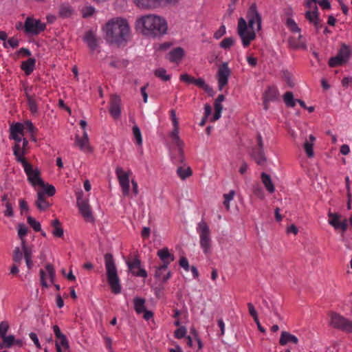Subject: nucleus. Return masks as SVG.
Instances as JSON below:
<instances>
[{
    "label": "nucleus",
    "mask_w": 352,
    "mask_h": 352,
    "mask_svg": "<svg viewBox=\"0 0 352 352\" xmlns=\"http://www.w3.org/2000/svg\"><path fill=\"white\" fill-rule=\"evenodd\" d=\"M246 21L241 17L239 19L237 33L242 41L243 45L248 47L256 38V32L261 29V16L257 10L256 4L253 3L249 8Z\"/></svg>",
    "instance_id": "obj_1"
},
{
    "label": "nucleus",
    "mask_w": 352,
    "mask_h": 352,
    "mask_svg": "<svg viewBox=\"0 0 352 352\" xmlns=\"http://www.w3.org/2000/svg\"><path fill=\"white\" fill-rule=\"evenodd\" d=\"M135 26L138 32L150 38H160L166 34L168 30L165 19L152 14L138 18Z\"/></svg>",
    "instance_id": "obj_2"
},
{
    "label": "nucleus",
    "mask_w": 352,
    "mask_h": 352,
    "mask_svg": "<svg viewBox=\"0 0 352 352\" xmlns=\"http://www.w3.org/2000/svg\"><path fill=\"white\" fill-rule=\"evenodd\" d=\"M106 40L118 47L124 46L129 40L130 28L126 19L117 18L109 21L104 28Z\"/></svg>",
    "instance_id": "obj_3"
},
{
    "label": "nucleus",
    "mask_w": 352,
    "mask_h": 352,
    "mask_svg": "<svg viewBox=\"0 0 352 352\" xmlns=\"http://www.w3.org/2000/svg\"><path fill=\"white\" fill-rule=\"evenodd\" d=\"M14 156L18 162L21 163L23 166L24 171L28 176V182L34 186L45 187V183L40 177V170L38 168H33V166L24 157L19 155L18 149L19 146L14 148Z\"/></svg>",
    "instance_id": "obj_4"
},
{
    "label": "nucleus",
    "mask_w": 352,
    "mask_h": 352,
    "mask_svg": "<svg viewBox=\"0 0 352 352\" xmlns=\"http://www.w3.org/2000/svg\"><path fill=\"white\" fill-rule=\"evenodd\" d=\"M107 278L112 292L118 294L121 292L120 279L118 276L117 268L111 253L104 254Z\"/></svg>",
    "instance_id": "obj_5"
},
{
    "label": "nucleus",
    "mask_w": 352,
    "mask_h": 352,
    "mask_svg": "<svg viewBox=\"0 0 352 352\" xmlns=\"http://www.w3.org/2000/svg\"><path fill=\"white\" fill-rule=\"evenodd\" d=\"M197 230L199 234V243L201 248L203 249V251L206 254H209L212 246L210 230L209 226L204 221L202 220L198 223Z\"/></svg>",
    "instance_id": "obj_6"
},
{
    "label": "nucleus",
    "mask_w": 352,
    "mask_h": 352,
    "mask_svg": "<svg viewBox=\"0 0 352 352\" xmlns=\"http://www.w3.org/2000/svg\"><path fill=\"white\" fill-rule=\"evenodd\" d=\"M330 318V324L334 328L352 333V321L336 312H331Z\"/></svg>",
    "instance_id": "obj_7"
},
{
    "label": "nucleus",
    "mask_w": 352,
    "mask_h": 352,
    "mask_svg": "<svg viewBox=\"0 0 352 352\" xmlns=\"http://www.w3.org/2000/svg\"><path fill=\"white\" fill-rule=\"evenodd\" d=\"M351 55L349 47L344 43L342 44L341 48L336 56L331 57L329 60V65L331 67L342 65L348 62Z\"/></svg>",
    "instance_id": "obj_8"
},
{
    "label": "nucleus",
    "mask_w": 352,
    "mask_h": 352,
    "mask_svg": "<svg viewBox=\"0 0 352 352\" xmlns=\"http://www.w3.org/2000/svg\"><path fill=\"white\" fill-rule=\"evenodd\" d=\"M23 28L25 33L37 35L44 31L45 24L41 23L40 20L27 17L24 23Z\"/></svg>",
    "instance_id": "obj_9"
},
{
    "label": "nucleus",
    "mask_w": 352,
    "mask_h": 352,
    "mask_svg": "<svg viewBox=\"0 0 352 352\" xmlns=\"http://www.w3.org/2000/svg\"><path fill=\"white\" fill-rule=\"evenodd\" d=\"M116 173L123 195L129 197L130 195L129 176L131 173V171L124 172L120 166H118L116 168Z\"/></svg>",
    "instance_id": "obj_10"
},
{
    "label": "nucleus",
    "mask_w": 352,
    "mask_h": 352,
    "mask_svg": "<svg viewBox=\"0 0 352 352\" xmlns=\"http://www.w3.org/2000/svg\"><path fill=\"white\" fill-rule=\"evenodd\" d=\"M82 191L77 193V204L80 212L87 221L94 222V218L92 215L88 201L82 199Z\"/></svg>",
    "instance_id": "obj_11"
},
{
    "label": "nucleus",
    "mask_w": 352,
    "mask_h": 352,
    "mask_svg": "<svg viewBox=\"0 0 352 352\" xmlns=\"http://www.w3.org/2000/svg\"><path fill=\"white\" fill-rule=\"evenodd\" d=\"M231 74V71L228 67V64L226 62L221 64L218 68L217 76L218 80L219 89L221 91L228 85V78Z\"/></svg>",
    "instance_id": "obj_12"
},
{
    "label": "nucleus",
    "mask_w": 352,
    "mask_h": 352,
    "mask_svg": "<svg viewBox=\"0 0 352 352\" xmlns=\"http://www.w3.org/2000/svg\"><path fill=\"white\" fill-rule=\"evenodd\" d=\"M141 263L142 262L138 257H135L132 261H126L129 271L133 275L135 276L146 278L147 277L148 274L146 271L142 268Z\"/></svg>",
    "instance_id": "obj_13"
},
{
    "label": "nucleus",
    "mask_w": 352,
    "mask_h": 352,
    "mask_svg": "<svg viewBox=\"0 0 352 352\" xmlns=\"http://www.w3.org/2000/svg\"><path fill=\"white\" fill-rule=\"evenodd\" d=\"M120 103L121 99L117 95H113L110 101L109 112L110 114L116 119L120 116Z\"/></svg>",
    "instance_id": "obj_14"
},
{
    "label": "nucleus",
    "mask_w": 352,
    "mask_h": 352,
    "mask_svg": "<svg viewBox=\"0 0 352 352\" xmlns=\"http://www.w3.org/2000/svg\"><path fill=\"white\" fill-rule=\"evenodd\" d=\"M184 54V50L181 47H177L170 50L166 58L172 63H178L183 58Z\"/></svg>",
    "instance_id": "obj_15"
},
{
    "label": "nucleus",
    "mask_w": 352,
    "mask_h": 352,
    "mask_svg": "<svg viewBox=\"0 0 352 352\" xmlns=\"http://www.w3.org/2000/svg\"><path fill=\"white\" fill-rule=\"evenodd\" d=\"M83 40L92 51L95 50L98 47V38L96 37L92 30L86 32Z\"/></svg>",
    "instance_id": "obj_16"
},
{
    "label": "nucleus",
    "mask_w": 352,
    "mask_h": 352,
    "mask_svg": "<svg viewBox=\"0 0 352 352\" xmlns=\"http://www.w3.org/2000/svg\"><path fill=\"white\" fill-rule=\"evenodd\" d=\"M135 4L142 9L155 8L159 6V0H133Z\"/></svg>",
    "instance_id": "obj_17"
},
{
    "label": "nucleus",
    "mask_w": 352,
    "mask_h": 352,
    "mask_svg": "<svg viewBox=\"0 0 352 352\" xmlns=\"http://www.w3.org/2000/svg\"><path fill=\"white\" fill-rule=\"evenodd\" d=\"M35 205L40 211L45 210L50 206V204L46 201L45 192H37V199L35 201Z\"/></svg>",
    "instance_id": "obj_18"
},
{
    "label": "nucleus",
    "mask_w": 352,
    "mask_h": 352,
    "mask_svg": "<svg viewBox=\"0 0 352 352\" xmlns=\"http://www.w3.org/2000/svg\"><path fill=\"white\" fill-rule=\"evenodd\" d=\"M289 342H293L294 344H297L298 342V339L296 336L289 333L287 331H282L280 338L279 340V344L281 346H285Z\"/></svg>",
    "instance_id": "obj_19"
},
{
    "label": "nucleus",
    "mask_w": 352,
    "mask_h": 352,
    "mask_svg": "<svg viewBox=\"0 0 352 352\" xmlns=\"http://www.w3.org/2000/svg\"><path fill=\"white\" fill-rule=\"evenodd\" d=\"M76 144L81 150L87 146L89 151H92V148L88 146L89 137L86 131H84L82 138L78 135H76Z\"/></svg>",
    "instance_id": "obj_20"
},
{
    "label": "nucleus",
    "mask_w": 352,
    "mask_h": 352,
    "mask_svg": "<svg viewBox=\"0 0 352 352\" xmlns=\"http://www.w3.org/2000/svg\"><path fill=\"white\" fill-rule=\"evenodd\" d=\"M36 64V59L34 58H29L27 60L21 63V68L24 71L26 75H30L34 69Z\"/></svg>",
    "instance_id": "obj_21"
},
{
    "label": "nucleus",
    "mask_w": 352,
    "mask_h": 352,
    "mask_svg": "<svg viewBox=\"0 0 352 352\" xmlns=\"http://www.w3.org/2000/svg\"><path fill=\"white\" fill-rule=\"evenodd\" d=\"M52 227V233L54 236L61 238L64 234L63 228L61 227L60 221L57 219L52 220L50 223Z\"/></svg>",
    "instance_id": "obj_22"
},
{
    "label": "nucleus",
    "mask_w": 352,
    "mask_h": 352,
    "mask_svg": "<svg viewBox=\"0 0 352 352\" xmlns=\"http://www.w3.org/2000/svg\"><path fill=\"white\" fill-rule=\"evenodd\" d=\"M259 149L253 148L251 153V157L256 161L259 166H264L267 162V158L265 155L264 149L262 150V154H259Z\"/></svg>",
    "instance_id": "obj_23"
},
{
    "label": "nucleus",
    "mask_w": 352,
    "mask_h": 352,
    "mask_svg": "<svg viewBox=\"0 0 352 352\" xmlns=\"http://www.w3.org/2000/svg\"><path fill=\"white\" fill-rule=\"evenodd\" d=\"M315 140L316 138L313 135H310L309 136V140H305L303 144V148L308 157H313L314 156L313 146Z\"/></svg>",
    "instance_id": "obj_24"
},
{
    "label": "nucleus",
    "mask_w": 352,
    "mask_h": 352,
    "mask_svg": "<svg viewBox=\"0 0 352 352\" xmlns=\"http://www.w3.org/2000/svg\"><path fill=\"white\" fill-rule=\"evenodd\" d=\"M25 126L22 123L16 122L12 123L10 127V137L14 138V135H23Z\"/></svg>",
    "instance_id": "obj_25"
},
{
    "label": "nucleus",
    "mask_w": 352,
    "mask_h": 352,
    "mask_svg": "<svg viewBox=\"0 0 352 352\" xmlns=\"http://www.w3.org/2000/svg\"><path fill=\"white\" fill-rule=\"evenodd\" d=\"M261 178L262 182L263 183L266 190L270 192L273 193L275 190L274 186L272 182L271 177L265 173H262L261 175Z\"/></svg>",
    "instance_id": "obj_26"
},
{
    "label": "nucleus",
    "mask_w": 352,
    "mask_h": 352,
    "mask_svg": "<svg viewBox=\"0 0 352 352\" xmlns=\"http://www.w3.org/2000/svg\"><path fill=\"white\" fill-rule=\"evenodd\" d=\"M25 96L28 100V104L30 111L32 113H36L38 111L36 102L32 96L29 94V88L25 87Z\"/></svg>",
    "instance_id": "obj_27"
},
{
    "label": "nucleus",
    "mask_w": 352,
    "mask_h": 352,
    "mask_svg": "<svg viewBox=\"0 0 352 352\" xmlns=\"http://www.w3.org/2000/svg\"><path fill=\"white\" fill-rule=\"evenodd\" d=\"M145 302V299L140 297H136L133 299L134 309L138 314H142L146 309Z\"/></svg>",
    "instance_id": "obj_28"
},
{
    "label": "nucleus",
    "mask_w": 352,
    "mask_h": 352,
    "mask_svg": "<svg viewBox=\"0 0 352 352\" xmlns=\"http://www.w3.org/2000/svg\"><path fill=\"white\" fill-rule=\"evenodd\" d=\"M2 339V342H0V348H11L15 342V337L13 335L4 336V337L1 338Z\"/></svg>",
    "instance_id": "obj_29"
},
{
    "label": "nucleus",
    "mask_w": 352,
    "mask_h": 352,
    "mask_svg": "<svg viewBox=\"0 0 352 352\" xmlns=\"http://www.w3.org/2000/svg\"><path fill=\"white\" fill-rule=\"evenodd\" d=\"M157 256L160 258L161 261H174L175 256L173 254H170L168 248H163L161 250H159L157 252Z\"/></svg>",
    "instance_id": "obj_30"
},
{
    "label": "nucleus",
    "mask_w": 352,
    "mask_h": 352,
    "mask_svg": "<svg viewBox=\"0 0 352 352\" xmlns=\"http://www.w3.org/2000/svg\"><path fill=\"white\" fill-rule=\"evenodd\" d=\"M177 174L181 179L184 180L192 175V171L190 166L185 168L179 166L177 169Z\"/></svg>",
    "instance_id": "obj_31"
},
{
    "label": "nucleus",
    "mask_w": 352,
    "mask_h": 352,
    "mask_svg": "<svg viewBox=\"0 0 352 352\" xmlns=\"http://www.w3.org/2000/svg\"><path fill=\"white\" fill-rule=\"evenodd\" d=\"M305 15V18L309 21V22L311 24H314L320 19L318 8L314 6V12L307 10L306 11Z\"/></svg>",
    "instance_id": "obj_32"
},
{
    "label": "nucleus",
    "mask_w": 352,
    "mask_h": 352,
    "mask_svg": "<svg viewBox=\"0 0 352 352\" xmlns=\"http://www.w3.org/2000/svg\"><path fill=\"white\" fill-rule=\"evenodd\" d=\"M58 14L62 18H68L73 14V10L68 4H61L59 7Z\"/></svg>",
    "instance_id": "obj_33"
},
{
    "label": "nucleus",
    "mask_w": 352,
    "mask_h": 352,
    "mask_svg": "<svg viewBox=\"0 0 352 352\" xmlns=\"http://www.w3.org/2000/svg\"><path fill=\"white\" fill-rule=\"evenodd\" d=\"M328 217H329L328 221L329 223L336 229L340 221L341 215L338 213H333L329 211L328 212Z\"/></svg>",
    "instance_id": "obj_34"
},
{
    "label": "nucleus",
    "mask_w": 352,
    "mask_h": 352,
    "mask_svg": "<svg viewBox=\"0 0 352 352\" xmlns=\"http://www.w3.org/2000/svg\"><path fill=\"white\" fill-rule=\"evenodd\" d=\"M170 137L176 146H184V142L179 136V126H174L173 130L170 133Z\"/></svg>",
    "instance_id": "obj_35"
},
{
    "label": "nucleus",
    "mask_w": 352,
    "mask_h": 352,
    "mask_svg": "<svg viewBox=\"0 0 352 352\" xmlns=\"http://www.w3.org/2000/svg\"><path fill=\"white\" fill-rule=\"evenodd\" d=\"M283 100L286 106L289 107H294L296 102V99L294 98V94L292 91H287L283 95Z\"/></svg>",
    "instance_id": "obj_36"
},
{
    "label": "nucleus",
    "mask_w": 352,
    "mask_h": 352,
    "mask_svg": "<svg viewBox=\"0 0 352 352\" xmlns=\"http://www.w3.org/2000/svg\"><path fill=\"white\" fill-rule=\"evenodd\" d=\"M278 91L274 87H269L265 93L264 98L266 100L274 101L277 99Z\"/></svg>",
    "instance_id": "obj_37"
},
{
    "label": "nucleus",
    "mask_w": 352,
    "mask_h": 352,
    "mask_svg": "<svg viewBox=\"0 0 352 352\" xmlns=\"http://www.w3.org/2000/svg\"><path fill=\"white\" fill-rule=\"evenodd\" d=\"M155 76L163 81H168L170 79V76L166 74V70L164 68H159L154 72Z\"/></svg>",
    "instance_id": "obj_38"
},
{
    "label": "nucleus",
    "mask_w": 352,
    "mask_h": 352,
    "mask_svg": "<svg viewBox=\"0 0 352 352\" xmlns=\"http://www.w3.org/2000/svg\"><path fill=\"white\" fill-rule=\"evenodd\" d=\"M28 223L33 228L35 232L41 231V223L34 217L28 216L27 217Z\"/></svg>",
    "instance_id": "obj_39"
},
{
    "label": "nucleus",
    "mask_w": 352,
    "mask_h": 352,
    "mask_svg": "<svg viewBox=\"0 0 352 352\" xmlns=\"http://www.w3.org/2000/svg\"><path fill=\"white\" fill-rule=\"evenodd\" d=\"M23 252L19 247H16L13 251L12 259L14 263L21 264L23 259Z\"/></svg>",
    "instance_id": "obj_40"
},
{
    "label": "nucleus",
    "mask_w": 352,
    "mask_h": 352,
    "mask_svg": "<svg viewBox=\"0 0 352 352\" xmlns=\"http://www.w3.org/2000/svg\"><path fill=\"white\" fill-rule=\"evenodd\" d=\"M234 43V40L232 37H226L221 41L219 43V46L224 50H228Z\"/></svg>",
    "instance_id": "obj_41"
},
{
    "label": "nucleus",
    "mask_w": 352,
    "mask_h": 352,
    "mask_svg": "<svg viewBox=\"0 0 352 352\" xmlns=\"http://www.w3.org/2000/svg\"><path fill=\"white\" fill-rule=\"evenodd\" d=\"M286 25L292 32H300V29L294 19L288 18L286 21Z\"/></svg>",
    "instance_id": "obj_42"
},
{
    "label": "nucleus",
    "mask_w": 352,
    "mask_h": 352,
    "mask_svg": "<svg viewBox=\"0 0 352 352\" xmlns=\"http://www.w3.org/2000/svg\"><path fill=\"white\" fill-rule=\"evenodd\" d=\"M132 130L136 143L138 145H141L142 144V138L140 128L137 125H134Z\"/></svg>",
    "instance_id": "obj_43"
},
{
    "label": "nucleus",
    "mask_w": 352,
    "mask_h": 352,
    "mask_svg": "<svg viewBox=\"0 0 352 352\" xmlns=\"http://www.w3.org/2000/svg\"><path fill=\"white\" fill-rule=\"evenodd\" d=\"M283 78L289 87L292 88L294 87L295 83L292 80V76L288 71H283Z\"/></svg>",
    "instance_id": "obj_44"
},
{
    "label": "nucleus",
    "mask_w": 352,
    "mask_h": 352,
    "mask_svg": "<svg viewBox=\"0 0 352 352\" xmlns=\"http://www.w3.org/2000/svg\"><path fill=\"white\" fill-rule=\"evenodd\" d=\"M288 43L289 46L295 50L300 49V48H306V45L305 43H298L296 41L295 38L294 37H290L288 39Z\"/></svg>",
    "instance_id": "obj_45"
},
{
    "label": "nucleus",
    "mask_w": 352,
    "mask_h": 352,
    "mask_svg": "<svg viewBox=\"0 0 352 352\" xmlns=\"http://www.w3.org/2000/svg\"><path fill=\"white\" fill-rule=\"evenodd\" d=\"M28 228L24 223L18 224V236L19 239L23 238L28 234Z\"/></svg>",
    "instance_id": "obj_46"
},
{
    "label": "nucleus",
    "mask_w": 352,
    "mask_h": 352,
    "mask_svg": "<svg viewBox=\"0 0 352 352\" xmlns=\"http://www.w3.org/2000/svg\"><path fill=\"white\" fill-rule=\"evenodd\" d=\"M45 268L49 274V278L51 282L54 283L56 277V273L53 265L50 263H48L46 265Z\"/></svg>",
    "instance_id": "obj_47"
},
{
    "label": "nucleus",
    "mask_w": 352,
    "mask_h": 352,
    "mask_svg": "<svg viewBox=\"0 0 352 352\" xmlns=\"http://www.w3.org/2000/svg\"><path fill=\"white\" fill-rule=\"evenodd\" d=\"M8 44L12 47V48H16L19 46V40L16 38H14V37H12V38H10L8 40V42H4L3 43V47L5 48H7L8 47Z\"/></svg>",
    "instance_id": "obj_48"
},
{
    "label": "nucleus",
    "mask_w": 352,
    "mask_h": 352,
    "mask_svg": "<svg viewBox=\"0 0 352 352\" xmlns=\"http://www.w3.org/2000/svg\"><path fill=\"white\" fill-rule=\"evenodd\" d=\"M9 324L7 321H2L0 322V338L4 337L9 329Z\"/></svg>",
    "instance_id": "obj_49"
},
{
    "label": "nucleus",
    "mask_w": 352,
    "mask_h": 352,
    "mask_svg": "<svg viewBox=\"0 0 352 352\" xmlns=\"http://www.w3.org/2000/svg\"><path fill=\"white\" fill-rule=\"evenodd\" d=\"M182 81H184L188 84H195V79L194 77L189 76L187 74H183L179 77Z\"/></svg>",
    "instance_id": "obj_50"
},
{
    "label": "nucleus",
    "mask_w": 352,
    "mask_h": 352,
    "mask_svg": "<svg viewBox=\"0 0 352 352\" xmlns=\"http://www.w3.org/2000/svg\"><path fill=\"white\" fill-rule=\"evenodd\" d=\"M44 188V191L43 192H45V195H47L50 197H52L56 193V189L55 187L52 185H45Z\"/></svg>",
    "instance_id": "obj_51"
},
{
    "label": "nucleus",
    "mask_w": 352,
    "mask_h": 352,
    "mask_svg": "<svg viewBox=\"0 0 352 352\" xmlns=\"http://www.w3.org/2000/svg\"><path fill=\"white\" fill-rule=\"evenodd\" d=\"M5 207L6 208V210L3 212L4 215L6 217H13L14 211H13V209H12V204L9 201H7L5 204Z\"/></svg>",
    "instance_id": "obj_52"
},
{
    "label": "nucleus",
    "mask_w": 352,
    "mask_h": 352,
    "mask_svg": "<svg viewBox=\"0 0 352 352\" xmlns=\"http://www.w3.org/2000/svg\"><path fill=\"white\" fill-rule=\"evenodd\" d=\"M226 33V26L222 25L220 26L219 30L216 31L214 34V38L216 39H219Z\"/></svg>",
    "instance_id": "obj_53"
},
{
    "label": "nucleus",
    "mask_w": 352,
    "mask_h": 352,
    "mask_svg": "<svg viewBox=\"0 0 352 352\" xmlns=\"http://www.w3.org/2000/svg\"><path fill=\"white\" fill-rule=\"evenodd\" d=\"M21 142L22 146H21V150H19V155L21 156V157H23V155L25 154L28 148V141L26 138H23Z\"/></svg>",
    "instance_id": "obj_54"
},
{
    "label": "nucleus",
    "mask_w": 352,
    "mask_h": 352,
    "mask_svg": "<svg viewBox=\"0 0 352 352\" xmlns=\"http://www.w3.org/2000/svg\"><path fill=\"white\" fill-rule=\"evenodd\" d=\"M186 333V329L184 327H180V328H178L175 330V336L177 338H182L185 336Z\"/></svg>",
    "instance_id": "obj_55"
},
{
    "label": "nucleus",
    "mask_w": 352,
    "mask_h": 352,
    "mask_svg": "<svg viewBox=\"0 0 352 352\" xmlns=\"http://www.w3.org/2000/svg\"><path fill=\"white\" fill-rule=\"evenodd\" d=\"M348 220L346 219H344L342 221H340L338 223V227L336 228V230H341L343 232H346L348 228Z\"/></svg>",
    "instance_id": "obj_56"
},
{
    "label": "nucleus",
    "mask_w": 352,
    "mask_h": 352,
    "mask_svg": "<svg viewBox=\"0 0 352 352\" xmlns=\"http://www.w3.org/2000/svg\"><path fill=\"white\" fill-rule=\"evenodd\" d=\"M165 271L166 270L161 269V267H160L158 266L155 267V273H154L155 278L161 280L162 278L163 277V275H164Z\"/></svg>",
    "instance_id": "obj_57"
},
{
    "label": "nucleus",
    "mask_w": 352,
    "mask_h": 352,
    "mask_svg": "<svg viewBox=\"0 0 352 352\" xmlns=\"http://www.w3.org/2000/svg\"><path fill=\"white\" fill-rule=\"evenodd\" d=\"M29 336H30V339L33 341V342L34 343L38 349H41V346L40 344L37 335L35 333L32 332L29 334Z\"/></svg>",
    "instance_id": "obj_58"
},
{
    "label": "nucleus",
    "mask_w": 352,
    "mask_h": 352,
    "mask_svg": "<svg viewBox=\"0 0 352 352\" xmlns=\"http://www.w3.org/2000/svg\"><path fill=\"white\" fill-rule=\"evenodd\" d=\"M179 264L186 271H188L189 270V268H190L189 263H188V260H187V258L186 257H182L180 261H179Z\"/></svg>",
    "instance_id": "obj_59"
},
{
    "label": "nucleus",
    "mask_w": 352,
    "mask_h": 352,
    "mask_svg": "<svg viewBox=\"0 0 352 352\" xmlns=\"http://www.w3.org/2000/svg\"><path fill=\"white\" fill-rule=\"evenodd\" d=\"M318 4L324 10L331 9V3L329 0H320Z\"/></svg>",
    "instance_id": "obj_60"
},
{
    "label": "nucleus",
    "mask_w": 352,
    "mask_h": 352,
    "mask_svg": "<svg viewBox=\"0 0 352 352\" xmlns=\"http://www.w3.org/2000/svg\"><path fill=\"white\" fill-rule=\"evenodd\" d=\"M40 274V279H41V283L43 287H48V285L47 282L45 281V272L43 270H40L39 272Z\"/></svg>",
    "instance_id": "obj_61"
},
{
    "label": "nucleus",
    "mask_w": 352,
    "mask_h": 352,
    "mask_svg": "<svg viewBox=\"0 0 352 352\" xmlns=\"http://www.w3.org/2000/svg\"><path fill=\"white\" fill-rule=\"evenodd\" d=\"M23 255H24L25 259L32 258V247L25 248V250H23Z\"/></svg>",
    "instance_id": "obj_62"
},
{
    "label": "nucleus",
    "mask_w": 352,
    "mask_h": 352,
    "mask_svg": "<svg viewBox=\"0 0 352 352\" xmlns=\"http://www.w3.org/2000/svg\"><path fill=\"white\" fill-rule=\"evenodd\" d=\"M238 0H231V2L228 5V9L227 10V14L229 16H231L234 10V5L237 2Z\"/></svg>",
    "instance_id": "obj_63"
},
{
    "label": "nucleus",
    "mask_w": 352,
    "mask_h": 352,
    "mask_svg": "<svg viewBox=\"0 0 352 352\" xmlns=\"http://www.w3.org/2000/svg\"><path fill=\"white\" fill-rule=\"evenodd\" d=\"M255 195L263 199L264 197L263 191L261 187L256 186L254 188L253 190Z\"/></svg>",
    "instance_id": "obj_64"
}]
</instances>
